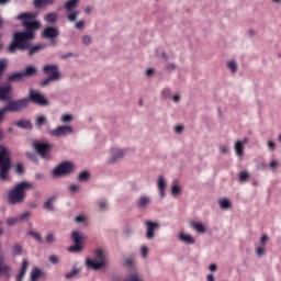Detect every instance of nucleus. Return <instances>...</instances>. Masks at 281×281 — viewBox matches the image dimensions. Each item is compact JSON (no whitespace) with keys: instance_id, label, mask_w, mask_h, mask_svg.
Masks as SVG:
<instances>
[{"instance_id":"obj_30","label":"nucleus","mask_w":281,"mask_h":281,"mask_svg":"<svg viewBox=\"0 0 281 281\" xmlns=\"http://www.w3.org/2000/svg\"><path fill=\"white\" fill-rule=\"evenodd\" d=\"M15 126H18V128H26L30 131L32 130V122L30 120H20L15 123Z\"/></svg>"},{"instance_id":"obj_3","label":"nucleus","mask_w":281,"mask_h":281,"mask_svg":"<svg viewBox=\"0 0 281 281\" xmlns=\"http://www.w3.org/2000/svg\"><path fill=\"white\" fill-rule=\"evenodd\" d=\"M86 269L92 271H100V269H106L109 267V254L104 248L94 249V259L87 257L85 261Z\"/></svg>"},{"instance_id":"obj_49","label":"nucleus","mask_w":281,"mask_h":281,"mask_svg":"<svg viewBox=\"0 0 281 281\" xmlns=\"http://www.w3.org/2000/svg\"><path fill=\"white\" fill-rule=\"evenodd\" d=\"M27 267H30V262H27V259H23L19 271L22 273H27Z\"/></svg>"},{"instance_id":"obj_5","label":"nucleus","mask_w":281,"mask_h":281,"mask_svg":"<svg viewBox=\"0 0 281 281\" xmlns=\"http://www.w3.org/2000/svg\"><path fill=\"white\" fill-rule=\"evenodd\" d=\"M76 170V166L71 161H63L53 170V177H67Z\"/></svg>"},{"instance_id":"obj_29","label":"nucleus","mask_w":281,"mask_h":281,"mask_svg":"<svg viewBox=\"0 0 281 281\" xmlns=\"http://www.w3.org/2000/svg\"><path fill=\"white\" fill-rule=\"evenodd\" d=\"M47 124V116L45 115H38L35 117V126L36 128H43Z\"/></svg>"},{"instance_id":"obj_52","label":"nucleus","mask_w":281,"mask_h":281,"mask_svg":"<svg viewBox=\"0 0 281 281\" xmlns=\"http://www.w3.org/2000/svg\"><path fill=\"white\" fill-rule=\"evenodd\" d=\"M186 131V126L178 124L173 127V133H176L177 135H181V133H183Z\"/></svg>"},{"instance_id":"obj_57","label":"nucleus","mask_w":281,"mask_h":281,"mask_svg":"<svg viewBox=\"0 0 281 281\" xmlns=\"http://www.w3.org/2000/svg\"><path fill=\"white\" fill-rule=\"evenodd\" d=\"M267 240H269V236L262 235V236H261V239H260L259 246H261V247H267Z\"/></svg>"},{"instance_id":"obj_46","label":"nucleus","mask_w":281,"mask_h":281,"mask_svg":"<svg viewBox=\"0 0 281 281\" xmlns=\"http://www.w3.org/2000/svg\"><path fill=\"white\" fill-rule=\"evenodd\" d=\"M172 97V90L170 88H165L162 89L161 91V98L164 100H168V98H171Z\"/></svg>"},{"instance_id":"obj_18","label":"nucleus","mask_w":281,"mask_h":281,"mask_svg":"<svg viewBox=\"0 0 281 281\" xmlns=\"http://www.w3.org/2000/svg\"><path fill=\"white\" fill-rule=\"evenodd\" d=\"M178 240H180V243H183L184 245H195L196 244V238H194V236H192L186 232H181L178 234Z\"/></svg>"},{"instance_id":"obj_17","label":"nucleus","mask_w":281,"mask_h":281,"mask_svg":"<svg viewBox=\"0 0 281 281\" xmlns=\"http://www.w3.org/2000/svg\"><path fill=\"white\" fill-rule=\"evenodd\" d=\"M153 204V198L150 195H140L136 202L139 210H146Z\"/></svg>"},{"instance_id":"obj_9","label":"nucleus","mask_w":281,"mask_h":281,"mask_svg":"<svg viewBox=\"0 0 281 281\" xmlns=\"http://www.w3.org/2000/svg\"><path fill=\"white\" fill-rule=\"evenodd\" d=\"M71 238H72L75 245L69 248V251H71L74 254H78V252L82 251V240L85 239V234L80 233L78 231H75L71 234Z\"/></svg>"},{"instance_id":"obj_48","label":"nucleus","mask_w":281,"mask_h":281,"mask_svg":"<svg viewBox=\"0 0 281 281\" xmlns=\"http://www.w3.org/2000/svg\"><path fill=\"white\" fill-rule=\"evenodd\" d=\"M31 217H32V212H30V211H26V212L18 215L20 223H21V221H27V218H31Z\"/></svg>"},{"instance_id":"obj_36","label":"nucleus","mask_w":281,"mask_h":281,"mask_svg":"<svg viewBox=\"0 0 281 281\" xmlns=\"http://www.w3.org/2000/svg\"><path fill=\"white\" fill-rule=\"evenodd\" d=\"M54 0H34L35 8H43V5H53Z\"/></svg>"},{"instance_id":"obj_60","label":"nucleus","mask_w":281,"mask_h":281,"mask_svg":"<svg viewBox=\"0 0 281 281\" xmlns=\"http://www.w3.org/2000/svg\"><path fill=\"white\" fill-rule=\"evenodd\" d=\"M220 153L222 155H227L229 153V147L225 146V145H221L220 146Z\"/></svg>"},{"instance_id":"obj_31","label":"nucleus","mask_w":281,"mask_h":281,"mask_svg":"<svg viewBox=\"0 0 281 281\" xmlns=\"http://www.w3.org/2000/svg\"><path fill=\"white\" fill-rule=\"evenodd\" d=\"M226 67L231 71V74H236V71H238V63H236V60L234 59H229L228 61H226Z\"/></svg>"},{"instance_id":"obj_39","label":"nucleus","mask_w":281,"mask_h":281,"mask_svg":"<svg viewBox=\"0 0 281 281\" xmlns=\"http://www.w3.org/2000/svg\"><path fill=\"white\" fill-rule=\"evenodd\" d=\"M140 258L143 260H146L148 258V254H150V248H148L146 245L140 246Z\"/></svg>"},{"instance_id":"obj_54","label":"nucleus","mask_w":281,"mask_h":281,"mask_svg":"<svg viewBox=\"0 0 281 281\" xmlns=\"http://www.w3.org/2000/svg\"><path fill=\"white\" fill-rule=\"evenodd\" d=\"M58 79H54V77H47L46 79L42 80V87H47L49 82H56Z\"/></svg>"},{"instance_id":"obj_62","label":"nucleus","mask_w":281,"mask_h":281,"mask_svg":"<svg viewBox=\"0 0 281 281\" xmlns=\"http://www.w3.org/2000/svg\"><path fill=\"white\" fill-rule=\"evenodd\" d=\"M68 190L70 192H78V190H80V187L78 184L72 183V184L68 186Z\"/></svg>"},{"instance_id":"obj_13","label":"nucleus","mask_w":281,"mask_h":281,"mask_svg":"<svg viewBox=\"0 0 281 281\" xmlns=\"http://www.w3.org/2000/svg\"><path fill=\"white\" fill-rule=\"evenodd\" d=\"M156 187L158 188L160 199H166V188H168V180L166 177L159 176L156 180Z\"/></svg>"},{"instance_id":"obj_35","label":"nucleus","mask_w":281,"mask_h":281,"mask_svg":"<svg viewBox=\"0 0 281 281\" xmlns=\"http://www.w3.org/2000/svg\"><path fill=\"white\" fill-rule=\"evenodd\" d=\"M61 124H71L74 122V114L65 113L60 116Z\"/></svg>"},{"instance_id":"obj_45","label":"nucleus","mask_w":281,"mask_h":281,"mask_svg":"<svg viewBox=\"0 0 281 281\" xmlns=\"http://www.w3.org/2000/svg\"><path fill=\"white\" fill-rule=\"evenodd\" d=\"M77 179H78V181H81V183L89 181V172L82 171L81 173L78 175Z\"/></svg>"},{"instance_id":"obj_11","label":"nucleus","mask_w":281,"mask_h":281,"mask_svg":"<svg viewBox=\"0 0 281 281\" xmlns=\"http://www.w3.org/2000/svg\"><path fill=\"white\" fill-rule=\"evenodd\" d=\"M29 98V102L31 100L34 104H38L40 106H47L49 104V101L36 90H30Z\"/></svg>"},{"instance_id":"obj_15","label":"nucleus","mask_w":281,"mask_h":281,"mask_svg":"<svg viewBox=\"0 0 281 281\" xmlns=\"http://www.w3.org/2000/svg\"><path fill=\"white\" fill-rule=\"evenodd\" d=\"M145 226L147 240H153L155 238V231L159 229V223L148 221L145 223Z\"/></svg>"},{"instance_id":"obj_63","label":"nucleus","mask_w":281,"mask_h":281,"mask_svg":"<svg viewBox=\"0 0 281 281\" xmlns=\"http://www.w3.org/2000/svg\"><path fill=\"white\" fill-rule=\"evenodd\" d=\"M267 147L269 148V150H276V142L268 140L267 142Z\"/></svg>"},{"instance_id":"obj_26","label":"nucleus","mask_w":281,"mask_h":281,"mask_svg":"<svg viewBox=\"0 0 281 281\" xmlns=\"http://www.w3.org/2000/svg\"><path fill=\"white\" fill-rule=\"evenodd\" d=\"M11 255L12 256H23V246L21 244L15 243L11 247Z\"/></svg>"},{"instance_id":"obj_16","label":"nucleus","mask_w":281,"mask_h":281,"mask_svg":"<svg viewBox=\"0 0 281 281\" xmlns=\"http://www.w3.org/2000/svg\"><path fill=\"white\" fill-rule=\"evenodd\" d=\"M12 93V86L10 83H4L0 86V101L5 102L10 100V94Z\"/></svg>"},{"instance_id":"obj_12","label":"nucleus","mask_w":281,"mask_h":281,"mask_svg":"<svg viewBox=\"0 0 281 281\" xmlns=\"http://www.w3.org/2000/svg\"><path fill=\"white\" fill-rule=\"evenodd\" d=\"M42 71L45 76L54 78L55 80H60V70L57 65H46L43 67Z\"/></svg>"},{"instance_id":"obj_58","label":"nucleus","mask_w":281,"mask_h":281,"mask_svg":"<svg viewBox=\"0 0 281 281\" xmlns=\"http://www.w3.org/2000/svg\"><path fill=\"white\" fill-rule=\"evenodd\" d=\"M170 99L172 102H175V104H179L181 102V94L171 95Z\"/></svg>"},{"instance_id":"obj_22","label":"nucleus","mask_w":281,"mask_h":281,"mask_svg":"<svg viewBox=\"0 0 281 281\" xmlns=\"http://www.w3.org/2000/svg\"><path fill=\"white\" fill-rule=\"evenodd\" d=\"M40 278H45V272L38 268H33L29 281H38Z\"/></svg>"},{"instance_id":"obj_33","label":"nucleus","mask_w":281,"mask_h":281,"mask_svg":"<svg viewBox=\"0 0 281 281\" xmlns=\"http://www.w3.org/2000/svg\"><path fill=\"white\" fill-rule=\"evenodd\" d=\"M44 21H46V23H56L58 21V13L52 12L46 14Z\"/></svg>"},{"instance_id":"obj_25","label":"nucleus","mask_w":281,"mask_h":281,"mask_svg":"<svg viewBox=\"0 0 281 281\" xmlns=\"http://www.w3.org/2000/svg\"><path fill=\"white\" fill-rule=\"evenodd\" d=\"M192 229H194L198 234H205L207 232V228H205V225L201 222H193L191 223Z\"/></svg>"},{"instance_id":"obj_1","label":"nucleus","mask_w":281,"mask_h":281,"mask_svg":"<svg viewBox=\"0 0 281 281\" xmlns=\"http://www.w3.org/2000/svg\"><path fill=\"white\" fill-rule=\"evenodd\" d=\"M36 16H38L36 13H21L16 16L18 21H22L25 32H18L13 34V42L8 47L9 54H14L16 49H29V56H34L36 52L45 49V45H35L30 47V41L34 38V31L41 27V23L34 21Z\"/></svg>"},{"instance_id":"obj_47","label":"nucleus","mask_w":281,"mask_h":281,"mask_svg":"<svg viewBox=\"0 0 281 281\" xmlns=\"http://www.w3.org/2000/svg\"><path fill=\"white\" fill-rule=\"evenodd\" d=\"M247 179H249V173L247 171H240L238 173L239 183H245V181H247Z\"/></svg>"},{"instance_id":"obj_44","label":"nucleus","mask_w":281,"mask_h":281,"mask_svg":"<svg viewBox=\"0 0 281 281\" xmlns=\"http://www.w3.org/2000/svg\"><path fill=\"white\" fill-rule=\"evenodd\" d=\"M18 223H21V221L19 220V215H16L14 217H8L7 218V225L9 227H14V225H16Z\"/></svg>"},{"instance_id":"obj_28","label":"nucleus","mask_w":281,"mask_h":281,"mask_svg":"<svg viewBox=\"0 0 281 281\" xmlns=\"http://www.w3.org/2000/svg\"><path fill=\"white\" fill-rule=\"evenodd\" d=\"M218 205L221 210H232V201H229L227 198L220 199Z\"/></svg>"},{"instance_id":"obj_55","label":"nucleus","mask_w":281,"mask_h":281,"mask_svg":"<svg viewBox=\"0 0 281 281\" xmlns=\"http://www.w3.org/2000/svg\"><path fill=\"white\" fill-rule=\"evenodd\" d=\"M8 67V59H0V76L3 74V69Z\"/></svg>"},{"instance_id":"obj_27","label":"nucleus","mask_w":281,"mask_h":281,"mask_svg":"<svg viewBox=\"0 0 281 281\" xmlns=\"http://www.w3.org/2000/svg\"><path fill=\"white\" fill-rule=\"evenodd\" d=\"M66 19L69 21V23H74L77 21L78 16H80V12L78 10L75 11H66Z\"/></svg>"},{"instance_id":"obj_19","label":"nucleus","mask_w":281,"mask_h":281,"mask_svg":"<svg viewBox=\"0 0 281 281\" xmlns=\"http://www.w3.org/2000/svg\"><path fill=\"white\" fill-rule=\"evenodd\" d=\"M58 34H59V31L54 26H48L42 32L43 38H48V41L56 38Z\"/></svg>"},{"instance_id":"obj_6","label":"nucleus","mask_w":281,"mask_h":281,"mask_svg":"<svg viewBox=\"0 0 281 281\" xmlns=\"http://www.w3.org/2000/svg\"><path fill=\"white\" fill-rule=\"evenodd\" d=\"M128 153H131V149L126 147H112L110 150L109 164H117L120 159H124Z\"/></svg>"},{"instance_id":"obj_56","label":"nucleus","mask_w":281,"mask_h":281,"mask_svg":"<svg viewBox=\"0 0 281 281\" xmlns=\"http://www.w3.org/2000/svg\"><path fill=\"white\" fill-rule=\"evenodd\" d=\"M76 30H85V21L80 20L75 23Z\"/></svg>"},{"instance_id":"obj_53","label":"nucleus","mask_w":281,"mask_h":281,"mask_svg":"<svg viewBox=\"0 0 281 281\" xmlns=\"http://www.w3.org/2000/svg\"><path fill=\"white\" fill-rule=\"evenodd\" d=\"M165 69L169 74H172V71H175V69H177V64H175V63H167Z\"/></svg>"},{"instance_id":"obj_10","label":"nucleus","mask_w":281,"mask_h":281,"mask_svg":"<svg viewBox=\"0 0 281 281\" xmlns=\"http://www.w3.org/2000/svg\"><path fill=\"white\" fill-rule=\"evenodd\" d=\"M12 276V266L5 263V257L3 255H0V278H5V280H10Z\"/></svg>"},{"instance_id":"obj_64","label":"nucleus","mask_w":281,"mask_h":281,"mask_svg":"<svg viewBox=\"0 0 281 281\" xmlns=\"http://www.w3.org/2000/svg\"><path fill=\"white\" fill-rule=\"evenodd\" d=\"M49 262H50L52 265H58V256L52 255V256L49 257Z\"/></svg>"},{"instance_id":"obj_20","label":"nucleus","mask_w":281,"mask_h":281,"mask_svg":"<svg viewBox=\"0 0 281 281\" xmlns=\"http://www.w3.org/2000/svg\"><path fill=\"white\" fill-rule=\"evenodd\" d=\"M123 265L127 268V271H133L134 269H137V261L135 260V257H125L123 259Z\"/></svg>"},{"instance_id":"obj_2","label":"nucleus","mask_w":281,"mask_h":281,"mask_svg":"<svg viewBox=\"0 0 281 281\" xmlns=\"http://www.w3.org/2000/svg\"><path fill=\"white\" fill-rule=\"evenodd\" d=\"M34 188V183L22 181L16 183L9 192H8V203L10 205H21L23 201H25L27 190H32Z\"/></svg>"},{"instance_id":"obj_24","label":"nucleus","mask_w":281,"mask_h":281,"mask_svg":"<svg viewBox=\"0 0 281 281\" xmlns=\"http://www.w3.org/2000/svg\"><path fill=\"white\" fill-rule=\"evenodd\" d=\"M78 3H80V0H68L64 4V8H65L66 12L76 11V9L78 8Z\"/></svg>"},{"instance_id":"obj_23","label":"nucleus","mask_w":281,"mask_h":281,"mask_svg":"<svg viewBox=\"0 0 281 281\" xmlns=\"http://www.w3.org/2000/svg\"><path fill=\"white\" fill-rule=\"evenodd\" d=\"M97 212H106L109 210V201L106 199H100L95 201Z\"/></svg>"},{"instance_id":"obj_38","label":"nucleus","mask_w":281,"mask_h":281,"mask_svg":"<svg viewBox=\"0 0 281 281\" xmlns=\"http://www.w3.org/2000/svg\"><path fill=\"white\" fill-rule=\"evenodd\" d=\"M80 271H82V269L74 268L72 271L67 272L65 274L66 280H71L72 278H76V276H78V273H80Z\"/></svg>"},{"instance_id":"obj_59","label":"nucleus","mask_w":281,"mask_h":281,"mask_svg":"<svg viewBox=\"0 0 281 281\" xmlns=\"http://www.w3.org/2000/svg\"><path fill=\"white\" fill-rule=\"evenodd\" d=\"M25 279V272L18 271L15 281H23Z\"/></svg>"},{"instance_id":"obj_61","label":"nucleus","mask_w":281,"mask_h":281,"mask_svg":"<svg viewBox=\"0 0 281 281\" xmlns=\"http://www.w3.org/2000/svg\"><path fill=\"white\" fill-rule=\"evenodd\" d=\"M75 221L77 223H87V216L85 215H78L77 217H75Z\"/></svg>"},{"instance_id":"obj_21","label":"nucleus","mask_w":281,"mask_h":281,"mask_svg":"<svg viewBox=\"0 0 281 281\" xmlns=\"http://www.w3.org/2000/svg\"><path fill=\"white\" fill-rule=\"evenodd\" d=\"M181 192H183V187H181V184H179L178 182L171 184L170 195L173 199H179V196H181Z\"/></svg>"},{"instance_id":"obj_41","label":"nucleus","mask_w":281,"mask_h":281,"mask_svg":"<svg viewBox=\"0 0 281 281\" xmlns=\"http://www.w3.org/2000/svg\"><path fill=\"white\" fill-rule=\"evenodd\" d=\"M81 43L86 47H89V45H91L93 43V37L91 35H82Z\"/></svg>"},{"instance_id":"obj_32","label":"nucleus","mask_w":281,"mask_h":281,"mask_svg":"<svg viewBox=\"0 0 281 281\" xmlns=\"http://www.w3.org/2000/svg\"><path fill=\"white\" fill-rule=\"evenodd\" d=\"M234 150H235L237 157H243V155H245V145L236 142L235 146H234Z\"/></svg>"},{"instance_id":"obj_51","label":"nucleus","mask_w":281,"mask_h":281,"mask_svg":"<svg viewBox=\"0 0 281 281\" xmlns=\"http://www.w3.org/2000/svg\"><path fill=\"white\" fill-rule=\"evenodd\" d=\"M15 172L16 175H23L25 172V165L23 162H20L15 166Z\"/></svg>"},{"instance_id":"obj_4","label":"nucleus","mask_w":281,"mask_h":281,"mask_svg":"<svg viewBox=\"0 0 281 281\" xmlns=\"http://www.w3.org/2000/svg\"><path fill=\"white\" fill-rule=\"evenodd\" d=\"M10 172V151L8 147L0 146V181H8Z\"/></svg>"},{"instance_id":"obj_37","label":"nucleus","mask_w":281,"mask_h":281,"mask_svg":"<svg viewBox=\"0 0 281 281\" xmlns=\"http://www.w3.org/2000/svg\"><path fill=\"white\" fill-rule=\"evenodd\" d=\"M23 78H25V76L23 75V71L21 72H15L13 75H10L8 77L9 82H14V80H23Z\"/></svg>"},{"instance_id":"obj_50","label":"nucleus","mask_w":281,"mask_h":281,"mask_svg":"<svg viewBox=\"0 0 281 281\" xmlns=\"http://www.w3.org/2000/svg\"><path fill=\"white\" fill-rule=\"evenodd\" d=\"M46 243L47 245H53V243H56V235H54V233H48L46 235Z\"/></svg>"},{"instance_id":"obj_40","label":"nucleus","mask_w":281,"mask_h":281,"mask_svg":"<svg viewBox=\"0 0 281 281\" xmlns=\"http://www.w3.org/2000/svg\"><path fill=\"white\" fill-rule=\"evenodd\" d=\"M266 252L267 249L265 248V246L257 245L255 247V254L258 258H262V256H265Z\"/></svg>"},{"instance_id":"obj_7","label":"nucleus","mask_w":281,"mask_h":281,"mask_svg":"<svg viewBox=\"0 0 281 281\" xmlns=\"http://www.w3.org/2000/svg\"><path fill=\"white\" fill-rule=\"evenodd\" d=\"M74 133V126L71 125H58L57 127L49 130L48 135L50 137H67Z\"/></svg>"},{"instance_id":"obj_8","label":"nucleus","mask_w":281,"mask_h":281,"mask_svg":"<svg viewBox=\"0 0 281 281\" xmlns=\"http://www.w3.org/2000/svg\"><path fill=\"white\" fill-rule=\"evenodd\" d=\"M27 104H30V99L24 98L18 101H9L7 106V111H11L12 113H16L19 111H23V109H26Z\"/></svg>"},{"instance_id":"obj_43","label":"nucleus","mask_w":281,"mask_h":281,"mask_svg":"<svg viewBox=\"0 0 281 281\" xmlns=\"http://www.w3.org/2000/svg\"><path fill=\"white\" fill-rule=\"evenodd\" d=\"M280 168V161L272 159L270 164L268 165V170H271V172H276Z\"/></svg>"},{"instance_id":"obj_34","label":"nucleus","mask_w":281,"mask_h":281,"mask_svg":"<svg viewBox=\"0 0 281 281\" xmlns=\"http://www.w3.org/2000/svg\"><path fill=\"white\" fill-rule=\"evenodd\" d=\"M36 67L34 66H29L26 67L23 71L22 75L24 76V78H30L31 76H34V74H36Z\"/></svg>"},{"instance_id":"obj_42","label":"nucleus","mask_w":281,"mask_h":281,"mask_svg":"<svg viewBox=\"0 0 281 281\" xmlns=\"http://www.w3.org/2000/svg\"><path fill=\"white\" fill-rule=\"evenodd\" d=\"M56 201V198H50L44 203V210H48V212H52L54 210V202Z\"/></svg>"},{"instance_id":"obj_14","label":"nucleus","mask_w":281,"mask_h":281,"mask_svg":"<svg viewBox=\"0 0 281 281\" xmlns=\"http://www.w3.org/2000/svg\"><path fill=\"white\" fill-rule=\"evenodd\" d=\"M35 150L43 157V159H47L49 150H52V145L47 143H36Z\"/></svg>"}]
</instances>
